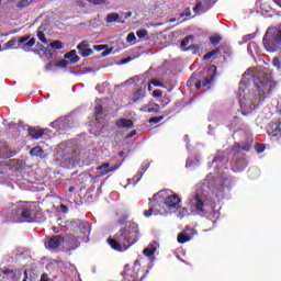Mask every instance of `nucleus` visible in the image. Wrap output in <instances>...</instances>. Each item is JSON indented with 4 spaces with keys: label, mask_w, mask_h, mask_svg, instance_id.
<instances>
[{
    "label": "nucleus",
    "mask_w": 281,
    "mask_h": 281,
    "mask_svg": "<svg viewBox=\"0 0 281 281\" xmlns=\"http://www.w3.org/2000/svg\"><path fill=\"white\" fill-rule=\"evenodd\" d=\"M271 89L273 81L268 75H258L256 68L245 71L239 83V104L243 115L254 111L265 100L267 93H271Z\"/></svg>",
    "instance_id": "1"
},
{
    "label": "nucleus",
    "mask_w": 281,
    "mask_h": 281,
    "mask_svg": "<svg viewBox=\"0 0 281 281\" xmlns=\"http://www.w3.org/2000/svg\"><path fill=\"white\" fill-rule=\"evenodd\" d=\"M139 236V229L135 224H131L122 228L114 239H109V245L115 251H126L130 247H133L137 243Z\"/></svg>",
    "instance_id": "2"
},
{
    "label": "nucleus",
    "mask_w": 281,
    "mask_h": 281,
    "mask_svg": "<svg viewBox=\"0 0 281 281\" xmlns=\"http://www.w3.org/2000/svg\"><path fill=\"white\" fill-rule=\"evenodd\" d=\"M207 196L203 193H195L187 201V207H183L178 213V218H186L190 214H198L202 212L205 214L207 212Z\"/></svg>",
    "instance_id": "3"
},
{
    "label": "nucleus",
    "mask_w": 281,
    "mask_h": 281,
    "mask_svg": "<svg viewBox=\"0 0 281 281\" xmlns=\"http://www.w3.org/2000/svg\"><path fill=\"white\" fill-rule=\"evenodd\" d=\"M79 235H70L66 238V247L68 251H74L80 247V241L87 243L89 240V235L91 234V223L87 221H77Z\"/></svg>",
    "instance_id": "4"
},
{
    "label": "nucleus",
    "mask_w": 281,
    "mask_h": 281,
    "mask_svg": "<svg viewBox=\"0 0 281 281\" xmlns=\"http://www.w3.org/2000/svg\"><path fill=\"white\" fill-rule=\"evenodd\" d=\"M168 190L159 191L156 193L153 199L159 201L161 199L165 201V205L168 207L169 212H176L181 207V198L177 194H168Z\"/></svg>",
    "instance_id": "5"
},
{
    "label": "nucleus",
    "mask_w": 281,
    "mask_h": 281,
    "mask_svg": "<svg viewBox=\"0 0 281 281\" xmlns=\"http://www.w3.org/2000/svg\"><path fill=\"white\" fill-rule=\"evenodd\" d=\"M34 210L31 203L20 204L13 213L12 223H32V214Z\"/></svg>",
    "instance_id": "6"
},
{
    "label": "nucleus",
    "mask_w": 281,
    "mask_h": 281,
    "mask_svg": "<svg viewBox=\"0 0 281 281\" xmlns=\"http://www.w3.org/2000/svg\"><path fill=\"white\" fill-rule=\"evenodd\" d=\"M69 159H70V166H76L78 161H82V164H85L86 166H89V164L93 161V154H88V153L82 154V151L76 150L72 157H70Z\"/></svg>",
    "instance_id": "7"
},
{
    "label": "nucleus",
    "mask_w": 281,
    "mask_h": 281,
    "mask_svg": "<svg viewBox=\"0 0 281 281\" xmlns=\"http://www.w3.org/2000/svg\"><path fill=\"white\" fill-rule=\"evenodd\" d=\"M150 210H147L144 212V216H146V218H149V216H153V214L157 215L160 214L161 216L168 214V210L161 207L159 209L157 205H155V199L150 198Z\"/></svg>",
    "instance_id": "8"
},
{
    "label": "nucleus",
    "mask_w": 281,
    "mask_h": 281,
    "mask_svg": "<svg viewBox=\"0 0 281 281\" xmlns=\"http://www.w3.org/2000/svg\"><path fill=\"white\" fill-rule=\"evenodd\" d=\"M105 131H106V128L102 125V123H100L98 117H95L94 122L90 123L89 133L91 135H94V136L102 135L104 137Z\"/></svg>",
    "instance_id": "9"
},
{
    "label": "nucleus",
    "mask_w": 281,
    "mask_h": 281,
    "mask_svg": "<svg viewBox=\"0 0 281 281\" xmlns=\"http://www.w3.org/2000/svg\"><path fill=\"white\" fill-rule=\"evenodd\" d=\"M117 168H120V166L111 167V164L104 162L97 167V177H104V175H109V172H115Z\"/></svg>",
    "instance_id": "10"
},
{
    "label": "nucleus",
    "mask_w": 281,
    "mask_h": 281,
    "mask_svg": "<svg viewBox=\"0 0 281 281\" xmlns=\"http://www.w3.org/2000/svg\"><path fill=\"white\" fill-rule=\"evenodd\" d=\"M212 8V0H204V2H198L196 5L193 9V12L195 14H203L204 12H207Z\"/></svg>",
    "instance_id": "11"
},
{
    "label": "nucleus",
    "mask_w": 281,
    "mask_h": 281,
    "mask_svg": "<svg viewBox=\"0 0 281 281\" xmlns=\"http://www.w3.org/2000/svg\"><path fill=\"white\" fill-rule=\"evenodd\" d=\"M157 249H159V243L153 241L143 250V254L149 258V260H153V256H155Z\"/></svg>",
    "instance_id": "12"
},
{
    "label": "nucleus",
    "mask_w": 281,
    "mask_h": 281,
    "mask_svg": "<svg viewBox=\"0 0 281 281\" xmlns=\"http://www.w3.org/2000/svg\"><path fill=\"white\" fill-rule=\"evenodd\" d=\"M63 240H65L63 239V236L55 235L48 239L46 247H48V249H58Z\"/></svg>",
    "instance_id": "13"
},
{
    "label": "nucleus",
    "mask_w": 281,
    "mask_h": 281,
    "mask_svg": "<svg viewBox=\"0 0 281 281\" xmlns=\"http://www.w3.org/2000/svg\"><path fill=\"white\" fill-rule=\"evenodd\" d=\"M194 234H196V231L194 228H192L190 233H188V231L184 233H180L178 235V243H180V245L189 243V240H192V236H194Z\"/></svg>",
    "instance_id": "14"
},
{
    "label": "nucleus",
    "mask_w": 281,
    "mask_h": 281,
    "mask_svg": "<svg viewBox=\"0 0 281 281\" xmlns=\"http://www.w3.org/2000/svg\"><path fill=\"white\" fill-rule=\"evenodd\" d=\"M144 113H159V104L155 102H149L148 104L140 108Z\"/></svg>",
    "instance_id": "15"
},
{
    "label": "nucleus",
    "mask_w": 281,
    "mask_h": 281,
    "mask_svg": "<svg viewBox=\"0 0 281 281\" xmlns=\"http://www.w3.org/2000/svg\"><path fill=\"white\" fill-rule=\"evenodd\" d=\"M64 58L70 63V65H76L80 60V57L76 55V50H70L64 55Z\"/></svg>",
    "instance_id": "16"
},
{
    "label": "nucleus",
    "mask_w": 281,
    "mask_h": 281,
    "mask_svg": "<svg viewBox=\"0 0 281 281\" xmlns=\"http://www.w3.org/2000/svg\"><path fill=\"white\" fill-rule=\"evenodd\" d=\"M145 95H146V85H144V87L139 88L133 93L132 100L133 102H139V100H142V98H145Z\"/></svg>",
    "instance_id": "17"
},
{
    "label": "nucleus",
    "mask_w": 281,
    "mask_h": 281,
    "mask_svg": "<svg viewBox=\"0 0 281 281\" xmlns=\"http://www.w3.org/2000/svg\"><path fill=\"white\" fill-rule=\"evenodd\" d=\"M123 281H142L144 280V277H140V279H137V276L133 274L132 270H126L123 272Z\"/></svg>",
    "instance_id": "18"
},
{
    "label": "nucleus",
    "mask_w": 281,
    "mask_h": 281,
    "mask_svg": "<svg viewBox=\"0 0 281 281\" xmlns=\"http://www.w3.org/2000/svg\"><path fill=\"white\" fill-rule=\"evenodd\" d=\"M116 126L119 128H133V121L128 119H120L116 121Z\"/></svg>",
    "instance_id": "19"
},
{
    "label": "nucleus",
    "mask_w": 281,
    "mask_h": 281,
    "mask_svg": "<svg viewBox=\"0 0 281 281\" xmlns=\"http://www.w3.org/2000/svg\"><path fill=\"white\" fill-rule=\"evenodd\" d=\"M30 154L33 157H41L42 159H45V157H47V154H45V151H43V149L38 146L33 147L30 151Z\"/></svg>",
    "instance_id": "20"
},
{
    "label": "nucleus",
    "mask_w": 281,
    "mask_h": 281,
    "mask_svg": "<svg viewBox=\"0 0 281 281\" xmlns=\"http://www.w3.org/2000/svg\"><path fill=\"white\" fill-rule=\"evenodd\" d=\"M29 135L33 139H41V137H43V130H38V128L29 130Z\"/></svg>",
    "instance_id": "21"
},
{
    "label": "nucleus",
    "mask_w": 281,
    "mask_h": 281,
    "mask_svg": "<svg viewBox=\"0 0 281 281\" xmlns=\"http://www.w3.org/2000/svg\"><path fill=\"white\" fill-rule=\"evenodd\" d=\"M274 130H268V135L277 137L278 133H281V122L273 124Z\"/></svg>",
    "instance_id": "22"
},
{
    "label": "nucleus",
    "mask_w": 281,
    "mask_h": 281,
    "mask_svg": "<svg viewBox=\"0 0 281 281\" xmlns=\"http://www.w3.org/2000/svg\"><path fill=\"white\" fill-rule=\"evenodd\" d=\"M34 45H36V40L31 38L24 45H22L20 48L23 49V52H30V49H32V47H34Z\"/></svg>",
    "instance_id": "23"
},
{
    "label": "nucleus",
    "mask_w": 281,
    "mask_h": 281,
    "mask_svg": "<svg viewBox=\"0 0 281 281\" xmlns=\"http://www.w3.org/2000/svg\"><path fill=\"white\" fill-rule=\"evenodd\" d=\"M5 49H19V42L16 38L10 40L5 44Z\"/></svg>",
    "instance_id": "24"
},
{
    "label": "nucleus",
    "mask_w": 281,
    "mask_h": 281,
    "mask_svg": "<svg viewBox=\"0 0 281 281\" xmlns=\"http://www.w3.org/2000/svg\"><path fill=\"white\" fill-rule=\"evenodd\" d=\"M120 19V14L117 13H109L105 18L106 23H115Z\"/></svg>",
    "instance_id": "25"
},
{
    "label": "nucleus",
    "mask_w": 281,
    "mask_h": 281,
    "mask_svg": "<svg viewBox=\"0 0 281 281\" xmlns=\"http://www.w3.org/2000/svg\"><path fill=\"white\" fill-rule=\"evenodd\" d=\"M247 52L250 56H254V52H258V44H256V42H250L247 46Z\"/></svg>",
    "instance_id": "26"
},
{
    "label": "nucleus",
    "mask_w": 281,
    "mask_h": 281,
    "mask_svg": "<svg viewBox=\"0 0 281 281\" xmlns=\"http://www.w3.org/2000/svg\"><path fill=\"white\" fill-rule=\"evenodd\" d=\"M67 119H58L57 121L52 123L53 128H64L65 127V121Z\"/></svg>",
    "instance_id": "27"
},
{
    "label": "nucleus",
    "mask_w": 281,
    "mask_h": 281,
    "mask_svg": "<svg viewBox=\"0 0 281 281\" xmlns=\"http://www.w3.org/2000/svg\"><path fill=\"white\" fill-rule=\"evenodd\" d=\"M235 166H236L237 172H240V171L245 170V167L247 166V164L245 162V160H237L235 162Z\"/></svg>",
    "instance_id": "28"
},
{
    "label": "nucleus",
    "mask_w": 281,
    "mask_h": 281,
    "mask_svg": "<svg viewBox=\"0 0 281 281\" xmlns=\"http://www.w3.org/2000/svg\"><path fill=\"white\" fill-rule=\"evenodd\" d=\"M248 175L250 179H258V177H260V169H250Z\"/></svg>",
    "instance_id": "29"
},
{
    "label": "nucleus",
    "mask_w": 281,
    "mask_h": 281,
    "mask_svg": "<svg viewBox=\"0 0 281 281\" xmlns=\"http://www.w3.org/2000/svg\"><path fill=\"white\" fill-rule=\"evenodd\" d=\"M30 41V35L18 38V47L21 48L22 45H25Z\"/></svg>",
    "instance_id": "30"
},
{
    "label": "nucleus",
    "mask_w": 281,
    "mask_h": 281,
    "mask_svg": "<svg viewBox=\"0 0 281 281\" xmlns=\"http://www.w3.org/2000/svg\"><path fill=\"white\" fill-rule=\"evenodd\" d=\"M50 47L53 49H63V42L54 41L53 43H50Z\"/></svg>",
    "instance_id": "31"
},
{
    "label": "nucleus",
    "mask_w": 281,
    "mask_h": 281,
    "mask_svg": "<svg viewBox=\"0 0 281 281\" xmlns=\"http://www.w3.org/2000/svg\"><path fill=\"white\" fill-rule=\"evenodd\" d=\"M89 47V42L83 41L80 44H78L77 49H79V52H83Z\"/></svg>",
    "instance_id": "32"
},
{
    "label": "nucleus",
    "mask_w": 281,
    "mask_h": 281,
    "mask_svg": "<svg viewBox=\"0 0 281 281\" xmlns=\"http://www.w3.org/2000/svg\"><path fill=\"white\" fill-rule=\"evenodd\" d=\"M37 38L44 43V45H47V38H45V33L43 31H37Z\"/></svg>",
    "instance_id": "33"
},
{
    "label": "nucleus",
    "mask_w": 281,
    "mask_h": 281,
    "mask_svg": "<svg viewBox=\"0 0 281 281\" xmlns=\"http://www.w3.org/2000/svg\"><path fill=\"white\" fill-rule=\"evenodd\" d=\"M89 3H92L93 5H102L104 3L105 5L109 3V0H87Z\"/></svg>",
    "instance_id": "34"
},
{
    "label": "nucleus",
    "mask_w": 281,
    "mask_h": 281,
    "mask_svg": "<svg viewBox=\"0 0 281 281\" xmlns=\"http://www.w3.org/2000/svg\"><path fill=\"white\" fill-rule=\"evenodd\" d=\"M136 36L138 38H145V36H148V31L146 29L139 30L136 32Z\"/></svg>",
    "instance_id": "35"
},
{
    "label": "nucleus",
    "mask_w": 281,
    "mask_h": 281,
    "mask_svg": "<svg viewBox=\"0 0 281 281\" xmlns=\"http://www.w3.org/2000/svg\"><path fill=\"white\" fill-rule=\"evenodd\" d=\"M192 35H189V36H187L184 40H182V42H181V47H188L189 45H190V41H192Z\"/></svg>",
    "instance_id": "36"
},
{
    "label": "nucleus",
    "mask_w": 281,
    "mask_h": 281,
    "mask_svg": "<svg viewBox=\"0 0 281 281\" xmlns=\"http://www.w3.org/2000/svg\"><path fill=\"white\" fill-rule=\"evenodd\" d=\"M69 64H71L69 60L67 59H61L57 63V67H60L61 69H65V67H67Z\"/></svg>",
    "instance_id": "37"
},
{
    "label": "nucleus",
    "mask_w": 281,
    "mask_h": 281,
    "mask_svg": "<svg viewBox=\"0 0 281 281\" xmlns=\"http://www.w3.org/2000/svg\"><path fill=\"white\" fill-rule=\"evenodd\" d=\"M92 54H93V49H91V48H86L83 52H80V55L83 58H87V56H91Z\"/></svg>",
    "instance_id": "38"
},
{
    "label": "nucleus",
    "mask_w": 281,
    "mask_h": 281,
    "mask_svg": "<svg viewBox=\"0 0 281 281\" xmlns=\"http://www.w3.org/2000/svg\"><path fill=\"white\" fill-rule=\"evenodd\" d=\"M30 3H32V0H21L18 3V8H27V5H30Z\"/></svg>",
    "instance_id": "39"
},
{
    "label": "nucleus",
    "mask_w": 281,
    "mask_h": 281,
    "mask_svg": "<svg viewBox=\"0 0 281 281\" xmlns=\"http://www.w3.org/2000/svg\"><path fill=\"white\" fill-rule=\"evenodd\" d=\"M209 71L211 74V80H214V77L216 76V66L209 67Z\"/></svg>",
    "instance_id": "40"
},
{
    "label": "nucleus",
    "mask_w": 281,
    "mask_h": 281,
    "mask_svg": "<svg viewBox=\"0 0 281 281\" xmlns=\"http://www.w3.org/2000/svg\"><path fill=\"white\" fill-rule=\"evenodd\" d=\"M137 80H139V77H133L125 81V85H137Z\"/></svg>",
    "instance_id": "41"
},
{
    "label": "nucleus",
    "mask_w": 281,
    "mask_h": 281,
    "mask_svg": "<svg viewBox=\"0 0 281 281\" xmlns=\"http://www.w3.org/2000/svg\"><path fill=\"white\" fill-rule=\"evenodd\" d=\"M212 45H217V43H221V36L216 35L210 38Z\"/></svg>",
    "instance_id": "42"
},
{
    "label": "nucleus",
    "mask_w": 281,
    "mask_h": 281,
    "mask_svg": "<svg viewBox=\"0 0 281 281\" xmlns=\"http://www.w3.org/2000/svg\"><path fill=\"white\" fill-rule=\"evenodd\" d=\"M102 114V105L98 104L94 109V115L98 117V115Z\"/></svg>",
    "instance_id": "43"
},
{
    "label": "nucleus",
    "mask_w": 281,
    "mask_h": 281,
    "mask_svg": "<svg viewBox=\"0 0 281 281\" xmlns=\"http://www.w3.org/2000/svg\"><path fill=\"white\" fill-rule=\"evenodd\" d=\"M164 120V116L159 117H153L149 120L150 124H158V122H161Z\"/></svg>",
    "instance_id": "44"
},
{
    "label": "nucleus",
    "mask_w": 281,
    "mask_h": 281,
    "mask_svg": "<svg viewBox=\"0 0 281 281\" xmlns=\"http://www.w3.org/2000/svg\"><path fill=\"white\" fill-rule=\"evenodd\" d=\"M272 65H273V67L280 69V58L274 57V58L272 59Z\"/></svg>",
    "instance_id": "45"
},
{
    "label": "nucleus",
    "mask_w": 281,
    "mask_h": 281,
    "mask_svg": "<svg viewBox=\"0 0 281 281\" xmlns=\"http://www.w3.org/2000/svg\"><path fill=\"white\" fill-rule=\"evenodd\" d=\"M135 33H130L126 37L127 43H133L135 41Z\"/></svg>",
    "instance_id": "46"
},
{
    "label": "nucleus",
    "mask_w": 281,
    "mask_h": 281,
    "mask_svg": "<svg viewBox=\"0 0 281 281\" xmlns=\"http://www.w3.org/2000/svg\"><path fill=\"white\" fill-rule=\"evenodd\" d=\"M153 95L154 98H161V95H164V92H161V90H154Z\"/></svg>",
    "instance_id": "47"
},
{
    "label": "nucleus",
    "mask_w": 281,
    "mask_h": 281,
    "mask_svg": "<svg viewBox=\"0 0 281 281\" xmlns=\"http://www.w3.org/2000/svg\"><path fill=\"white\" fill-rule=\"evenodd\" d=\"M252 38H255L254 34H248L244 36V43H247V41H251Z\"/></svg>",
    "instance_id": "48"
},
{
    "label": "nucleus",
    "mask_w": 281,
    "mask_h": 281,
    "mask_svg": "<svg viewBox=\"0 0 281 281\" xmlns=\"http://www.w3.org/2000/svg\"><path fill=\"white\" fill-rule=\"evenodd\" d=\"M256 150L257 153H265V145H257Z\"/></svg>",
    "instance_id": "49"
},
{
    "label": "nucleus",
    "mask_w": 281,
    "mask_h": 281,
    "mask_svg": "<svg viewBox=\"0 0 281 281\" xmlns=\"http://www.w3.org/2000/svg\"><path fill=\"white\" fill-rule=\"evenodd\" d=\"M212 56H214V52H210L206 55H204L203 60H210V58H212Z\"/></svg>",
    "instance_id": "50"
},
{
    "label": "nucleus",
    "mask_w": 281,
    "mask_h": 281,
    "mask_svg": "<svg viewBox=\"0 0 281 281\" xmlns=\"http://www.w3.org/2000/svg\"><path fill=\"white\" fill-rule=\"evenodd\" d=\"M151 85H154V87H164V83H161L160 81H157L156 79L151 81Z\"/></svg>",
    "instance_id": "51"
},
{
    "label": "nucleus",
    "mask_w": 281,
    "mask_h": 281,
    "mask_svg": "<svg viewBox=\"0 0 281 281\" xmlns=\"http://www.w3.org/2000/svg\"><path fill=\"white\" fill-rule=\"evenodd\" d=\"M106 46L104 45H97L94 46V49H97L98 52H102V49H105Z\"/></svg>",
    "instance_id": "52"
},
{
    "label": "nucleus",
    "mask_w": 281,
    "mask_h": 281,
    "mask_svg": "<svg viewBox=\"0 0 281 281\" xmlns=\"http://www.w3.org/2000/svg\"><path fill=\"white\" fill-rule=\"evenodd\" d=\"M41 281H52L47 274H42Z\"/></svg>",
    "instance_id": "53"
},
{
    "label": "nucleus",
    "mask_w": 281,
    "mask_h": 281,
    "mask_svg": "<svg viewBox=\"0 0 281 281\" xmlns=\"http://www.w3.org/2000/svg\"><path fill=\"white\" fill-rule=\"evenodd\" d=\"M135 135H137V132L134 130L127 135V138L131 139V137H135Z\"/></svg>",
    "instance_id": "54"
},
{
    "label": "nucleus",
    "mask_w": 281,
    "mask_h": 281,
    "mask_svg": "<svg viewBox=\"0 0 281 281\" xmlns=\"http://www.w3.org/2000/svg\"><path fill=\"white\" fill-rule=\"evenodd\" d=\"M2 273L4 276H12L13 272H12V270L7 269V270L2 271Z\"/></svg>",
    "instance_id": "55"
},
{
    "label": "nucleus",
    "mask_w": 281,
    "mask_h": 281,
    "mask_svg": "<svg viewBox=\"0 0 281 281\" xmlns=\"http://www.w3.org/2000/svg\"><path fill=\"white\" fill-rule=\"evenodd\" d=\"M194 162L191 161L190 158L187 159V168H190V166H193Z\"/></svg>",
    "instance_id": "56"
},
{
    "label": "nucleus",
    "mask_w": 281,
    "mask_h": 281,
    "mask_svg": "<svg viewBox=\"0 0 281 281\" xmlns=\"http://www.w3.org/2000/svg\"><path fill=\"white\" fill-rule=\"evenodd\" d=\"M217 161H223V158H221L220 156H216L213 160V164H217Z\"/></svg>",
    "instance_id": "57"
},
{
    "label": "nucleus",
    "mask_w": 281,
    "mask_h": 281,
    "mask_svg": "<svg viewBox=\"0 0 281 281\" xmlns=\"http://www.w3.org/2000/svg\"><path fill=\"white\" fill-rule=\"evenodd\" d=\"M61 212H64V214H67V206L61 205Z\"/></svg>",
    "instance_id": "58"
},
{
    "label": "nucleus",
    "mask_w": 281,
    "mask_h": 281,
    "mask_svg": "<svg viewBox=\"0 0 281 281\" xmlns=\"http://www.w3.org/2000/svg\"><path fill=\"white\" fill-rule=\"evenodd\" d=\"M273 2L281 8V0H273Z\"/></svg>",
    "instance_id": "59"
},
{
    "label": "nucleus",
    "mask_w": 281,
    "mask_h": 281,
    "mask_svg": "<svg viewBox=\"0 0 281 281\" xmlns=\"http://www.w3.org/2000/svg\"><path fill=\"white\" fill-rule=\"evenodd\" d=\"M139 179H142V176H139L136 181L134 182V186H137V183H139Z\"/></svg>",
    "instance_id": "60"
},
{
    "label": "nucleus",
    "mask_w": 281,
    "mask_h": 281,
    "mask_svg": "<svg viewBox=\"0 0 281 281\" xmlns=\"http://www.w3.org/2000/svg\"><path fill=\"white\" fill-rule=\"evenodd\" d=\"M195 87H196V89H201V83L198 82V83L195 85Z\"/></svg>",
    "instance_id": "61"
},
{
    "label": "nucleus",
    "mask_w": 281,
    "mask_h": 281,
    "mask_svg": "<svg viewBox=\"0 0 281 281\" xmlns=\"http://www.w3.org/2000/svg\"><path fill=\"white\" fill-rule=\"evenodd\" d=\"M243 150H249V146L243 147Z\"/></svg>",
    "instance_id": "62"
},
{
    "label": "nucleus",
    "mask_w": 281,
    "mask_h": 281,
    "mask_svg": "<svg viewBox=\"0 0 281 281\" xmlns=\"http://www.w3.org/2000/svg\"><path fill=\"white\" fill-rule=\"evenodd\" d=\"M148 91H153V86H148Z\"/></svg>",
    "instance_id": "63"
},
{
    "label": "nucleus",
    "mask_w": 281,
    "mask_h": 281,
    "mask_svg": "<svg viewBox=\"0 0 281 281\" xmlns=\"http://www.w3.org/2000/svg\"><path fill=\"white\" fill-rule=\"evenodd\" d=\"M210 82H211L210 79H206V83L205 85H210Z\"/></svg>",
    "instance_id": "64"
}]
</instances>
